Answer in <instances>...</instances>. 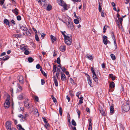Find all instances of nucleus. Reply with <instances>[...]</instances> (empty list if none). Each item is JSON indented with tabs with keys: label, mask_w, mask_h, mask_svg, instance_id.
Returning a JSON list of instances; mask_svg holds the SVG:
<instances>
[{
	"label": "nucleus",
	"mask_w": 130,
	"mask_h": 130,
	"mask_svg": "<svg viewBox=\"0 0 130 130\" xmlns=\"http://www.w3.org/2000/svg\"><path fill=\"white\" fill-rule=\"evenodd\" d=\"M65 43L68 45H70L71 43L72 37L71 36L67 35L64 38Z\"/></svg>",
	"instance_id": "f257e3e1"
},
{
	"label": "nucleus",
	"mask_w": 130,
	"mask_h": 130,
	"mask_svg": "<svg viewBox=\"0 0 130 130\" xmlns=\"http://www.w3.org/2000/svg\"><path fill=\"white\" fill-rule=\"evenodd\" d=\"M10 97L7 96L6 100L4 104V107L6 109H7L10 107Z\"/></svg>",
	"instance_id": "f03ea898"
},
{
	"label": "nucleus",
	"mask_w": 130,
	"mask_h": 130,
	"mask_svg": "<svg viewBox=\"0 0 130 130\" xmlns=\"http://www.w3.org/2000/svg\"><path fill=\"white\" fill-rule=\"evenodd\" d=\"M91 70L93 73V79L96 82L98 83V78L96 77L93 68L92 67H91Z\"/></svg>",
	"instance_id": "7ed1b4c3"
},
{
	"label": "nucleus",
	"mask_w": 130,
	"mask_h": 130,
	"mask_svg": "<svg viewBox=\"0 0 130 130\" xmlns=\"http://www.w3.org/2000/svg\"><path fill=\"white\" fill-rule=\"evenodd\" d=\"M122 108L123 111L124 112H127L130 109L129 103L126 104V105H122Z\"/></svg>",
	"instance_id": "20e7f679"
},
{
	"label": "nucleus",
	"mask_w": 130,
	"mask_h": 130,
	"mask_svg": "<svg viewBox=\"0 0 130 130\" xmlns=\"http://www.w3.org/2000/svg\"><path fill=\"white\" fill-rule=\"evenodd\" d=\"M87 78L88 82V83L89 85L91 87H93V85L92 83V80L90 78V76L89 75L87 74Z\"/></svg>",
	"instance_id": "39448f33"
},
{
	"label": "nucleus",
	"mask_w": 130,
	"mask_h": 130,
	"mask_svg": "<svg viewBox=\"0 0 130 130\" xmlns=\"http://www.w3.org/2000/svg\"><path fill=\"white\" fill-rule=\"evenodd\" d=\"M25 107L28 109H30L32 108V105L26 101L25 103Z\"/></svg>",
	"instance_id": "423d86ee"
},
{
	"label": "nucleus",
	"mask_w": 130,
	"mask_h": 130,
	"mask_svg": "<svg viewBox=\"0 0 130 130\" xmlns=\"http://www.w3.org/2000/svg\"><path fill=\"white\" fill-rule=\"evenodd\" d=\"M11 123L10 122L8 121L6 124V127L8 130H12L11 126Z\"/></svg>",
	"instance_id": "0eeeda50"
},
{
	"label": "nucleus",
	"mask_w": 130,
	"mask_h": 130,
	"mask_svg": "<svg viewBox=\"0 0 130 130\" xmlns=\"http://www.w3.org/2000/svg\"><path fill=\"white\" fill-rule=\"evenodd\" d=\"M88 121H89V127L88 130H92V124L91 123L92 120L91 119H88Z\"/></svg>",
	"instance_id": "6e6552de"
},
{
	"label": "nucleus",
	"mask_w": 130,
	"mask_h": 130,
	"mask_svg": "<svg viewBox=\"0 0 130 130\" xmlns=\"http://www.w3.org/2000/svg\"><path fill=\"white\" fill-rule=\"evenodd\" d=\"M103 37V43L105 45L107 44V37L105 36H104Z\"/></svg>",
	"instance_id": "1a4fd4ad"
},
{
	"label": "nucleus",
	"mask_w": 130,
	"mask_h": 130,
	"mask_svg": "<svg viewBox=\"0 0 130 130\" xmlns=\"http://www.w3.org/2000/svg\"><path fill=\"white\" fill-rule=\"evenodd\" d=\"M68 26L69 28L72 30H73L74 29V26L72 23H70L69 22H68Z\"/></svg>",
	"instance_id": "9d476101"
},
{
	"label": "nucleus",
	"mask_w": 130,
	"mask_h": 130,
	"mask_svg": "<svg viewBox=\"0 0 130 130\" xmlns=\"http://www.w3.org/2000/svg\"><path fill=\"white\" fill-rule=\"evenodd\" d=\"M28 49L27 46V45H25V55H28L30 53V52L28 50Z\"/></svg>",
	"instance_id": "9b49d317"
},
{
	"label": "nucleus",
	"mask_w": 130,
	"mask_h": 130,
	"mask_svg": "<svg viewBox=\"0 0 130 130\" xmlns=\"http://www.w3.org/2000/svg\"><path fill=\"white\" fill-rule=\"evenodd\" d=\"M24 78L22 76L20 75L19 76V82L22 83L23 82Z\"/></svg>",
	"instance_id": "f8f14e48"
},
{
	"label": "nucleus",
	"mask_w": 130,
	"mask_h": 130,
	"mask_svg": "<svg viewBox=\"0 0 130 130\" xmlns=\"http://www.w3.org/2000/svg\"><path fill=\"white\" fill-rule=\"evenodd\" d=\"M85 57L87 58L90 60H92L93 59V57L92 55H86Z\"/></svg>",
	"instance_id": "ddd939ff"
},
{
	"label": "nucleus",
	"mask_w": 130,
	"mask_h": 130,
	"mask_svg": "<svg viewBox=\"0 0 130 130\" xmlns=\"http://www.w3.org/2000/svg\"><path fill=\"white\" fill-rule=\"evenodd\" d=\"M66 46L64 45H61L59 49L62 52H64L65 50Z\"/></svg>",
	"instance_id": "4468645a"
},
{
	"label": "nucleus",
	"mask_w": 130,
	"mask_h": 130,
	"mask_svg": "<svg viewBox=\"0 0 130 130\" xmlns=\"http://www.w3.org/2000/svg\"><path fill=\"white\" fill-rule=\"evenodd\" d=\"M4 23L9 26H10L9 25V21L7 19H5L4 20Z\"/></svg>",
	"instance_id": "2eb2a0df"
},
{
	"label": "nucleus",
	"mask_w": 130,
	"mask_h": 130,
	"mask_svg": "<svg viewBox=\"0 0 130 130\" xmlns=\"http://www.w3.org/2000/svg\"><path fill=\"white\" fill-rule=\"evenodd\" d=\"M20 49L22 52H24V44H22L20 45Z\"/></svg>",
	"instance_id": "dca6fc26"
},
{
	"label": "nucleus",
	"mask_w": 130,
	"mask_h": 130,
	"mask_svg": "<svg viewBox=\"0 0 130 130\" xmlns=\"http://www.w3.org/2000/svg\"><path fill=\"white\" fill-rule=\"evenodd\" d=\"M34 113L37 117H39V113L38 112V111L37 109H35L34 112Z\"/></svg>",
	"instance_id": "f3484780"
},
{
	"label": "nucleus",
	"mask_w": 130,
	"mask_h": 130,
	"mask_svg": "<svg viewBox=\"0 0 130 130\" xmlns=\"http://www.w3.org/2000/svg\"><path fill=\"white\" fill-rule=\"evenodd\" d=\"M53 78L54 79V81L55 85L57 87L58 86V85L57 82V80L56 79V78L55 76H53Z\"/></svg>",
	"instance_id": "a211bd4d"
},
{
	"label": "nucleus",
	"mask_w": 130,
	"mask_h": 130,
	"mask_svg": "<svg viewBox=\"0 0 130 130\" xmlns=\"http://www.w3.org/2000/svg\"><path fill=\"white\" fill-rule=\"evenodd\" d=\"M61 79L62 81H64L66 80V76L64 74L61 73Z\"/></svg>",
	"instance_id": "6ab92c4d"
},
{
	"label": "nucleus",
	"mask_w": 130,
	"mask_h": 130,
	"mask_svg": "<svg viewBox=\"0 0 130 130\" xmlns=\"http://www.w3.org/2000/svg\"><path fill=\"white\" fill-rule=\"evenodd\" d=\"M18 10L17 8H15L14 9L12 10V12L16 15H17L18 14Z\"/></svg>",
	"instance_id": "aec40b11"
},
{
	"label": "nucleus",
	"mask_w": 130,
	"mask_h": 130,
	"mask_svg": "<svg viewBox=\"0 0 130 130\" xmlns=\"http://www.w3.org/2000/svg\"><path fill=\"white\" fill-rule=\"evenodd\" d=\"M115 83L113 82H111L109 84V86L111 88H113L115 87Z\"/></svg>",
	"instance_id": "412c9836"
},
{
	"label": "nucleus",
	"mask_w": 130,
	"mask_h": 130,
	"mask_svg": "<svg viewBox=\"0 0 130 130\" xmlns=\"http://www.w3.org/2000/svg\"><path fill=\"white\" fill-rule=\"evenodd\" d=\"M51 38L52 41V43L54 41H55L56 40V38L52 35L51 36Z\"/></svg>",
	"instance_id": "4be33fe9"
},
{
	"label": "nucleus",
	"mask_w": 130,
	"mask_h": 130,
	"mask_svg": "<svg viewBox=\"0 0 130 130\" xmlns=\"http://www.w3.org/2000/svg\"><path fill=\"white\" fill-rule=\"evenodd\" d=\"M9 58V56H6L3 58H1L2 60L5 61L8 59Z\"/></svg>",
	"instance_id": "5701e85b"
},
{
	"label": "nucleus",
	"mask_w": 130,
	"mask_h": 130,
	"mask_svg": "<svg viewBox=\"0 0 130 130\" xmlns=\"http://www.w3.org/2000/svg\"><path fill=\"white\" fill-rule=\"evenodd\" d=\"M17 85L18 88H19V89H18L17 90V92H20L22 90V88L21 86H20V85L19 84H17Z\"/></svg>",
	"instance_id": "b1692460"
},
{
	"label": "nucleus",
	"mask_w": 130,
	"mask_h": 130,
	"mask_svg": "<svg viewBox=\"0 0 130 130\" xmlns=\"http://www.w3.org/2000/svg\"><path fill=\"white\" fill-rule=\"evenodd\" d=\"M17 126L18 129L20 130H24V129L22 127V126L20 124H18Z\"/></svg>",
	"instance_id": "393cba45"
},
{
	"label": "nucleus",
	"mask_w": 130,
	"mask_h": 130,
	"mask_svg": "<svg viewBox=\"0 0 130 130\" xmlns=\"http://www.w3.org/2000/svg\"><path fill=\"white\" fill-rule=\"evenodd\" d=\"M26 30V32H25L26 34L27 35L30 36V33L29 32V31H28V29H27L25 27V31Z\"/></svg>",
	"instance_id": "a878e982"
},
{
	"label": "nucleus",
	"mask_w": 130,
	"mask_h": 130,
	"mask_svg": "<svg viewBox=\"0 0 130 130\" xmlns=\"http://www.w3.org/2000/svg\"><path fill=\"white\" fill-rule=\"evenodd\" d=\"M34 60V59L31 57H28V61L29 62H32Z\"/></svg>",
	"instance_id": "bb28decb"
},
{
	"label": "nucleus",
	"mask_w": 130,
	"mask_h": 130,
	"mask_svg": "<svg viewBox=\"0 0 130 130\" xmlns=\"http://www.w3.org/2000/svg\"><path fill=\"white\" fill-rule=\"evenodd\" d=\"M23 94H22L19 95L18 97V99L19 100L22 99L23 97Z\"/></svg>",
	"instance_id": "cd10ccee"
},
{
	"label": "nucleus",
	"mask_w": 130,
	"mask_h": 130,
	"mask_svg": "<svg viewBox=\"0 0 130 130\" xmlns=\"http://www.w3.org/2000/svg\"><path fill=\"white\" fill-rule=\"evenodd\" d=\"M57 69V67L56 65H54L53 66V73H54L56 71Z\"/></svg>",
	"instance_id": "c85d7f7f"
},
{
	"label": "nucleus",
	"mask_w": 130,
	"mask_h": 130,
	"mask_svg": "<svg viewBox=\"0 0 130 130\" xmlns=\"http://www.w3.org/2000/svg\"><path fill=\"white\" fill-rule=\"evenodd\" d=\"M20 31H24V27L23 26L20 25Z\"/></svg>",
	"instance_id": "c756f323"
},
{
	"label": "nucleus",
	"mask_w": 130,
	"mask_h": 130,
	"mask_svg": "<svg viewBox=\"0 0 130 130\" xmlns=\"http://www.w3.org/2000/svg\"><path fill=\"white\" fill-rule=\"evenodd\" d=\"M52 9V7L50 5H48L47 6L46 9L47 10L49 11Z\"/></svg>",
	"instance_id": "7c9ffc66"
},
{
	"label": "nucleus",
	"mask_w": 130,
	"mask_h": 130,
	"mask_svg": "<svg viewBox=\"0 0 130 130\" xmlns=\"http://www.w3.org/2000/svg\"><path fill=\"white\" fill-rule=\"evenodd\" d=\"M42 119L43 120V121L47 125V126H48V125H49V123H47V120L44 117H42Z\"/></svg>",
	"instance_id": "2f4dec72"
},
{
	"label": "nucleus",
	"mask_w": 130,
	"mask_h": 130,
	"mask_svg": "<svg viewBox=\"0 0 130 130\" xmlns=\"http://www.w3.org/2000/svg\"><path fill=\"white\" fill-rule=\"evenodd\" d=\"M110 112L111 113H113L114 110V108H113V107L111 106L110 107Z\"/></svg>",
	"instance_id": "473e14b6"
},
{
	"label": "nucleus",
	"mask_w": 130,
	"mask_h": 130,
	"mask_svg": "<svg viewBox=\"0 0 130 130\" xmlns=\"http://www.w3.org/2000/svg\"><path fill=\"white\" fill-rule=\"evenodd\" d=\"M100 112L101 113L102 115L103 116H105V112L102 109L101 110H100Z\"/></svg>",
	"instance_id": "72a5a7b5"
},
{
	"label": "nucleus",
	"mask_w": 130,
	"mask_h": 130,
	"mask_svg": "<svg viewBox=\"0 0 130 130\" xmlns=\"http://www.w3.org/2000/svg\"><path fill=\"white\" fill-rule=\"evenodd\" d=\"M59 112L60 115L61 116L62 115V108L60 107L59 108Z\"/></svg>",
	"instance_id": "f704fd0d"
},
{
	"label": "nucleus",
	"mask_w": 130,
	"mask_h": 130,
	"mask_svg": "<svg viewBox=\"0 0 130 130\" xmlns=\"http://www.w3.org/2000/svg\"><path fill=\"white\" fill-rule=\"evenodd\" d=\"M110 56L112 59L115 60L116 59V57L115 55L113 54H111Z\"/></svg>",
	"instance_id": "c9c22d12"
},
{
	"label": "nucleus",
	"mask_w": 130,
	"mask_h": 130,
	"mask_svg": "<svg viewBox=\"0 0 130 130\" xmlns=\"http://www.w3.org/2000/svg\"><path fill=\"white\" fill-rule=\"evenodd\" d=\"M61 6L63 7L64 10H67L68 9L67 8V6L66 4H63Z\"/></svg>",
	"instance_id": "e433bc0d"
},
{
	"label": "nucleus",
	"mask_w": 130,
	"mask_h": 130,
	"mask_svg": "<svg viewBox=\"0 0 130 130\" xmlns=\"http://www.w3.org/2000/svg\"><path fill=\"white\" fill-rule=\"evenodd\" d=\"M40 70L41 72V73L44 76H45L46 77L47 76V75H46V73H45V72L44 71H43L42 70L41 68V69H40Z\"/></svg>",
	"instance_id": "4c0bfd02"
},
{
	"label": "nucleus",
	"mask_w": 130,
	"mask_h": 130,
	"mask_svg": "<svg viewBox=\"0 0 130 130\" xmlns=\"http://www.w3.org/2000/svg\"><path fill=\"white\" fill-rule=\"evenodd\" d=\"M34 99L35 100L38 102H39V100L38 97L37 96H34Z\"/></svg>",
	"instance_id": "58836bf2"
},
{
	"label": "nucleus",
	"mask_w": 130,
	"mask_h": 130,
	"mask_svg": "<svg viewBox=\"0 0 130 130\" xmlns=\"http://www.w3.org/2000/svg\"><path fill=\"white\" fill-rule=\"evenodd\" d=\"M57 1L58 2L60 5L61 6L63 4L62 3L63 1L62 0H57Z\"/></svg>",
	"instance_id": "ea45409f"
},
{
	"label": "nucleus",
	"mask_w": 130,
	"mask_h": 130,
	"mask_svg": "<svg viewBox=\"0 0 130 130\" xmlns=\"http://www.w3.org/2000/svg\"><path fill=\"white\" fill-rule=\"evenodd\" d=\"M72 124L73 125H74L75 126L76 125V123L74 119H72Z\"/></svg>",
	"instance_id": "a19ab883"
},
{
	"label": "nucleus",
	"mask_w": 130,
	"mask_h": 130,
	"mask_svg": "<svg viewBox=\"0 0 130 130\" xmlns=\"http://www.w3.org/2000/svg\"><path fill=\"white\" fill-rule=\"evenodd\" d=\"M52 98L54 102L55 103H56L57 102V101L56 98H55L54 97L53 95L52 96Z\"/></svg>",
	"instance_id": "79ce46f5"
},
{
	"label": "nucleus",
	"mask_w": 130,
	"mask_h": 130,
	"mask_svg": "<svg viewBox=\"0 0 130 130\" xmlns=\"http://www.w3.org/2000/svg\"><path fill=\"white\" fill-rule=\"evenodd\" d=\"M35 38L36 40L37 41H39V39L38 36L37 34H36L35 35Z\"/></svg>",
	"instance_id": "37998d69"
},
{
	"label": "nucleus",
	"mask_w": 130,
	"mask_h": 130,
	"mask_svg": "<svg viewBox=\"0 0 130 130\" xmlns=\"http://www.w3.org/2000/svg\"><path fill=\"white\" fill-rule=\"evenodd\" d=\"M102 8L101 5V3H99V12H101L102 10Z\"/></svg>",
	"instance_id": "c03bdc74"
},
{
	"label": "nucleus",
	"mask_w": 130,
	"mask_h": 130,
	"mask_svg": "<svg viewBox=\"0 0 130 130\" xmlns=\"http://www.w3.org/2000/svg\"><path fill=\"white\" fill-rule=\"evenodd\" d=\"M74 22L75 24H77L79 23L78 20L77 19H74Z\"/></svg>",
	"instance_id": "a18cd8bd"
},
{
	"label": "nucleus",
	"mask_w": 130,
	"mask_h": 130,
	"mask_svg": "<svg viewBox=\"0 0 130 130\" xmlns=\"http://www.w3.org/2000/svg\"><path fill=\"white\" fill-rule=\"evenodd\" d=\"M57 62L58 64H60V58L58 57L57 59Z\"/></svg>",
	"instance_id": "49530a36"
},
{
	"label": "nucleus",
	"mask_w": 130,
	"mask_h": 130,
	"mask_svg": "<svg viewBox=\"0 0 130 130\" xmlns=\"http://www.w3.org/2000/svg\"><path fill=\"white\" fill-rule=\"evenodd\" d=\"M74 16L77 19H80V17H77L76 16V13L75 12H74Z\"/></svg>",
	"instance_id": "de8ad7c7"
},
{
	"label": "nucleus",
	"mask_w": 130,
	"mask_h": 130,
	"mask_svg": "<svg viewBox=\"0 0 130 130\" xmlns=\"http://www.w3.org/2000/svg\"><path fill=\"white\" fill-rule=\"evenodd\" d=\"M69 93L70 95L72 97L74 96V94H73L72 91H69Z\"/></svg>",
	"instance_id": "09e8293b"
},
{
	"label": "nucleus",
	"mask_w": 130,
	"mask_h": 130,
	"mask_svg": "<svg viewBox=\"0 0 130 130\" xmlns=\"http://www.w3.org/2000/svg\"><path fill=\"white\" fill-rule=\"evenodd\" d=\"M111 37L113 39H115V37H114V35L113 32H111Z\"/></svg>",
	"instance_id": "8fccbe9b"
},
{
	"label": "nucleus",
	"mask_w": 130,
	"mask_h": 130,
	"mask_svg": "<svg viewBox=\"0 0 130 130\" xmlns=\"http://www.w3.org/2000/svg\"><path fill=\"white\" fill-rule=\"evenodd\" d=\"M18 117L24 119V117L23 116L22 114H19L18 115Z\"/></svg>",
	"instance_id": "3c124183"
},
{
	"label": "nucleus",
	"mask_w": 130,
	"mask_h": 130,
	"mask_svg": "<svg viewBox=\"0 0 130 130\" xmlns=\"http://www.w3.org/2000/svg\"><path fill=\"white\" fill-rule=\"evenodd\" d=\"M17 20L18 21H20L21 20V17L20 15H18L17 17Z\"/></svg>",
	"instance_id": "603ef678"
},
{
	"label": "nucleus",
	"mask_w": 130,
	"mask_h": 130,
	"mask_svg": "<svg viewBox=\"0 0 130 130\" xmlns=\"http://www.w3.org/2000/svg\"><path fill=\"white\" fill-rule=\"evenodd\" d=\"M41 84L42 85H43L44 84V83H45V82L44 81V80L43 79H41Z\"/></svg>",
	"instance_id": "864d4df0"
},
{
	"label": "nucleus",
	"mask_w": 130,
	"mask_h": 130,
	"mask_svg": "<svg viewBox=\"0 0 130 130\" xmlns=\"http://www.w3.org/2000/svg\"><path fill=\"white\" fill-rule=\"evenodd\" d=\"M4 0H0V4L1 5H3L4 2Z\"/></svg>",
	"instance_id": "5fc2aeb1"
},
{
	"label": "nucleus",
	"mask_w": 130,
	"mask_h": 130,
	"mask_svg": "<svg viewBox=\"0 0 130 130\" xmlns=\"http://www.w3.org/2000/svg\"><path fill=\"white\" fill-rule=\"evenodd\" d=\"M107 27L106 25H105L103 29V32L104 33L106 32V29L105 28V27Z\"/></svg>",
	"instance_id": "6e6d98bb"
},
{
	"label": "nucleus",
	"mask_w": 130,
	"mask_h": 130,
	"mask_svg": "<svg viewBox=\"0 0 130 130\" xmlns=\"http://www.w3.org/2000/svg\"><path fill=\"white\" fill-rule=\"evenodd\" d=\"M81 94V92H78L76 94V96L78 98L79 97V95H80V94Z\"/></svg>",
	"instance_id": "4d7b16f0"
},
{
	"label": "nucleus",
	"mask_w": 130,
	"mask_h": 130,
	"mask_svg": "<svg viewBox=\"0 0 130 130\" xmlns=\"http://www.w3.org/2000/svg\"><path fill=\"white\" fill-rule=\"evenodd\" d=\"M74 3L78 2H80L81 0H72Z\"/></svg>",
	"instance_id": "13d9d810"
},
{
	"label": "nucleus",
	"mask_w": 130,
	"mask_h": 130,
	"mask_svg": "<svg viewBox=\"0 0 130 130\" xmlns=\"http://www.w3.org/2000/svg\"><path fill=\"white\" fill-rule=\"evenodd\" d=\"M36 68L37 69H39L41 68L39 64H37L36 66Z\"/></svg>",
	"instance_id": "bf43d9fd"
},
{
	"label": "nucleus",
	"mask_w": 130,
	"mask_h": 130,
	"mask_svg": "<svg viewBox=\"0 0 130 130\" xmlns=\"http://www.w3.org/2000/svg\"><path fill=\"white\" fill-rule=\"evenodd\" d=\"M118 19L120 21V24H122V22L123 20V19L122 18H120Z\"/></svg>",
	"instance_id": "052dcab7"
},
{
	"label": "nucleus",
	"mask_w": 130,
	"mask_h": 130,
	"mask_svg": "<svg viewBox=\"0 0 130 130\" xmlns=\"http://www.w3.org/2000/svg\"><path fill=\"white\" fill-rule=\"evenodd\" d=\"M77 112L78 113V115L79 117L80 116V111L79 110L77 109Z\"/></svg>",
	"instance_id": "680f3d73"
},
{
	"label": "nucleus",
	"mask_w": 130,
	"mask_h": 130,
	"mask_svg": "<svg viewBox=\"0 0 130 130\" xmlns=\"http://www.w3.org/2000/svg\"><path fill=\"white\" fill-rule=\"evenodd\" d=\"M102 67L103 68H105V64L104 63H103L102 64Z\"/></svg>",
	"instance_id": "e2e57ef3"
},
{
	"label": "nucleus",
	"mask_w": 130,
	"mask_h": 130,
	"mask_svg": "<svg viewBox=\"0 0 130 130\" xmlns=\"http://www.w3.org/2000/svg\"><path fill=\"white\" fill-rule=\"evenodd\" d=\"M101 15L103 17H104V11H102L101 12Z\"/></svg>",
	"instance_id": "0e129e2a"
},
{
	"label": "nucleus",
	"mask_w": 130,
	"mask_h": 130,
	"mask_svg": "<svg viewBox=\"0 0 130 130\" xmlns=\"http://www.w3.org/2000/svg\"><path fill=\"white\" fill-rule=\"evenodd\" d=\"M70 80L71 83H74V80L72 78H70Z\"/></svg>",
	"instance_id": "69168bd1"
},
{
	"label": "nucleus",
	"mask_w": 130,
	"mask_h": 130,
	"mask_svg": "<svg viewBox=\"0 0 130 130\" xmlns=\"http://www.w3.org/2000/svg\"><path fill=\"white\" fill-rule=\"evenodd\" d=\"M60 68H58L57 69V72L58 73H60Z\"/></svg>",
	"instance_id": "338daca9"
},
{
	"label": "nucleus",
	"mask_w": 130,
	"mask_h": 130,
	"mask_svg": "<svg viewBox=\"0 0 130 130\" xmlns=\"http://www.w3.org/2000/svg\"><path fill=\"white\" fill-rule=\"evenodd\" d=\"M6 54V53L5 52H4L2 53L1 55H0L1 56H3L5 55Z\"/></svg>",
	"instance_id": "774afa93"
}]
</instances>
